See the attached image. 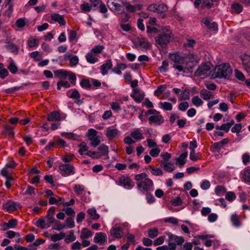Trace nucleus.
<instances>
[{
  "mask_svg": "<svg viewBox=\"0 0 250 250\" xmlns=\"http://www.w3.org/2000/svg\"><path fill=\"white\" fill-rule=\"evenodd\" d=\"M170 59L174 62L173 67L179 72L187 73L189 71L188 63L186 58L178 53L169 55Z\"/></svg>",
  "mask_w": 250,
  "mask_h": 250,
  "instance_id": "1",
  "label": "nucleus"
},
{
  "mask_svg": "<svg viewBox=\"0 0 250 250\" xmlns=\"http://www.w3.org/2000/svg\"><path fill=\"white\" fill-rule=\"evenodd\" d=\"M135 180L137 181V185L139 190L143 192H147L153 188V182L148 178L145 172L135 175Z\"/></svg>",
  "mask_w": 250,
  "mask_h": 250,
  "instance_id": "2",
  "label": "nucleus"
},
{
  "mask_svg": "<svg viewBox=\"0 0 250 250\" xmlns=\"http://www.w3.org/2000/svg\"><path fill=\"white\" fill-rule=\"evenodd\" d=\"M232 70L229 64L225 63L217 66L211 77L214 78L229 79Z\"/></svg>",
  "mask_w": 250,
  "mask_h": 250,
  "instance_id": "3",
  "label": "nucleus"
},
{
  "mask_svg": "<svg viewBox=\"0 0 250 250\" xmlns=\"http://www.w3.org/2000/svg\"><path fill=\"white\" fill-rule=\"evenodd\" d=\"M171 37V31L167 28L164 29L155 38L156 45L158 47H164L170 42Z\"/></svg>",
  "mask_w": 250,
  "mask_h": 250,
  "instance_id": "4",
  "label": "nucleus"
},
{
  "mask_svg": "<svg viewBox=\"0 0 250 250\" xmlns=\"http://www.w3.org/2000/svg\"><path fill=\"white\" fill-rule=\"evenodd\" d=\"M133 43L136 48L139 50H146L151 47L150 43L143 37H138L134 39Z\"/></svg>",
  "mask_w": 250,
  "mask_h": 250,
  "instance_id": "5",
  "label": "nucleus"
},
{
  "mask_svg": "<svg viewBox=\"0 0 250 250\" xmlns=\"http://www.w3.org/2000/svg\"><path fill=\"white\" fill-rule=\"evenodd\" d=\"M211 73L210 65L209 64L205 63L199 66L195 71V75L197 76L205 78L210 76Z\"/></svg>",
  "mask_w": 250,
  "mask_h": 250,
  "instance_id": "6",
  "label": "nucleus"
},
{
  "mask_svg": "<svg viewBox=\"0 0 250 250\" xmlns=\"http://www.w3.org/2000/svg\"><path fill=\"white\" fill-rule=\"evenodd\" d=\"M107 4L110 10L119 13L122 11L124 2L123 0H108Z\"/></svg>",
  "mask_w": 250,
  "mask_h": 250,
  "instance_id": "7",
  "label": "nucleus"
},
{
  "mask_svg": "<svg viewBox=\"0 0 250 250\" xmlns=\"http://www.w3.org/2000/svg\"><path fill=\"white\" fill-rule=\"evenodd\" d=\"M87 137L93 147H96L101 142L100 137L97 136V131L94 129L91 128L88 130Z\"/></svg>",
  "mask_w": 250,
  "mask_h": 250,
  "instance_id": "8",
  "label": "nucleus"
},
{
  "mask_svg": "<svg viewBox=\"0 0 250 250\" xmlns=\"http://www.w3.org/2000/svg\"><path fill=\"white\" fill-rule=\"evenodd\" d=\"M116 184L119 186H123L127 189H131L134 186V184L132 180L130 178L126 175L121 176L119 178L118 181H116Z\"/></svg>",
  "mask_w": 250,
  "mask_h": 250,
  "instance_id": "9",
  "label": "nucleus"
},
{
  "mask_svg": "<svg viewBox=\"0 0 250 250\" xmlns=\"http://www.w3.org/2000/svg\"><path fill=\"white\" fill-rule=\"evenodd\" d=\"M54 218H49L48 216L44 218H40L36 223V226L41 229H47L49 228L51 224L54 223Z\"/></svg>",
  "mask_w": 250,
  "mask_h": 250,
  "instance_id": "10",
  "label": "nucleus"
},
{
  "mask_svg": "<svg viewBox=\"0 0 250 250\" xmlns=\"http://www.w3.org/2000/svg\"><path fill=\"white\" fill-rule=\"evenodd\" d=\"M59 168L62 175L63 176L73 175L75 173L74 167L69 164L60 165L59 167Z\"/></svg>",
  "mask_w": 250,
  "mask_h": 250,
  "instance_id": "11",
  "label": "nucleus"
},
{
  "mask_svg": "<svg viewBox=\"0 0 250 250\" xmlns=\"http://www.w3.org/2000/svg\"><path fill=\"white\" fill-rule=\"evenodd\" d=\"M110 235L111 237L117 239H121L124 235L123 229L121 226H114L110 230Z\"/></svg>",
  "mask_w": 250,
  "mask_h": 250,
  "instance_id": "12",
  "label": "nucleus"
},
{
  "mask_svg": "<svg viewBox=\"0 0 250 250\" xmlns=\"http://www.w3.org/2000/svg\"><path fill=\"white\" fill-rule=\"evenodd\" d=\"M99 153L98 155L100 156V158L103 157L104 159L107 160L109 159L108 156V146L102 144L98 148Z\"/></svg>",
  "mask_w": 250,
  "mask_h": 250,
  "instance_id": "13",
  "label": "nucleus"
},
{
  "mask_svg": "<svg viewBox=\"0 0 250 250\" xmlns=\"http://www.w3.org/2000/svg\"><path fill=\"white\" fill-rule=\"evenodd\" d=\"M93 240L95 243L104 245L107 241V235L104 232H97L95 234Z\"/></svg>",
  "mask_w": 250,
  "mask_h": 250,
  "instance_id": "14",
  "label": "nucleus"
},
{
  "mask_svg": "<svg viewBox=\"0 0 250 250\" xmlns=\"http://www.w3.org/2000/svg\"><path fill=\"white\" fill-rule=\"evenodd\" d=\"M148 119L150 124H154L155 125H160L164 121L163 117L159 112L156 115L150 116Z\"/></svg>",
  "mask_w": 250,
  "mask_h": 250,
  "instance_id": "15",
  "label": "nucleus"
},
{
  "mask_svg": "<svg viewBox=\"0 0 250 250\" xmlns=\"http://www.w3.org/2000/svg\"><path fill=\"white\" fill-rule=\"evenodd\" d=\"M18 224V220L16 219H13L8 221V222H3L0 224V227L2 230H6L10 229L15 228Z\"/></svg>",
  "mask_w": 250,
  "mask_h": 250,
  "instance_id": "16",
  "label": "nucleus"
},
{
  "mask_svg": "<svg viewBox=\"0 0 250 250\" xmlns=\"http://www.w3.org/2000/svg\"><path fill=\"white\" fill-rule=\"evenodd\" d=\"M242 64L245 69L248 71L250 72V55L244 54L240 56Z\"/></svg>",
  "mask_w": 250,
  "mask_h": 250,
  "instance_id": "17",
  "label": "nucleus"
},
{
  "mask_svg": "<svg viewBox=\"0 0 250 250\" xmlns=\"http://www.w3.org/2000/svg\"><path fill=\"white\" fill-rule=\"evenodd\" d=\"M65 116H66L64 115V117H62L59 111H54L48 114L47 120L50 122L59 121L62 119H64Z\"/></svg>",
  "mask_w": 250,
  "mask_h": 250,
  "instance_id": "18",
  "label": "nucleus"
},
{
  "mask_svg": "<svg viewBox=\"0 0 250 250\" xmlns=\"http://www.w3.org/2000/svg\"><path fill=\"white\" fill-rule=\"evenodd\" d=\"M112 62L110 60L106 61L105 63L101 65L100 67V72L104 76L108 74V71L112 67Z\"/></svg>",
  "mask_w": 250,
  "mask_h": 250,
  "instance_id": "19",
  "label": "nucleus"
},
{
  "mask_svg": "<svg viewBox=\"0 0 250 250\" xmlns=\"http://www.w3.org/2000/svg\"><path fill=\"white\" fill-rule=\"evenodd\" d=\"M119 133V131L117 129L109 127L107 128L105 135L108 139L111 140L115 138Z\"/></svg>",
  "mask_w": 250,
  "mask_h": 250,
  "instance_id": "20",
  "label": "nucleus"
},
{
  "mask_svg": "<svg viewBox=\"0 0 250 250\" xmlns=\"http://www.w3.org/2000/svg\"><path fill=\"white\" fill-rule=\"evenodd\" d=\"M51 19L59 23L60 26H64L66 24V21L63 15H61L58 13H53L51 15Z\"/></svg>",
  "mask_w": 250,
  "mask_h": 250,
  "instance_id": "21",
  "label": "nucleus"
},
{
  "mask_svg": "<svg viewBox=\"0 0 250 250\" xmlns=\"http://www.w3.org/2000/svg\"><path fill=\"white\" fill-rule=\"evenodd\" d=\"M86 61L91 64H94L99 62V57L92 52L90 50L85 55Z\"/></svg>",
  "mask_w": 250,
  "mask_h": 250,
  "instance_id": "22",
  "label": "nucleus"
},
{
  "mask_svg": "<svg viewBox=\"0 0 250 250\" xmlns=\"http://www.w3.org/2000/svg\"><path fill=\"white\" fill-rule=\"evenodd\" d=\"M20 205L12 201H9L3 204V208L8 211H12L17 210L19 208Z\"/></svg>",
  "mask_w": 250,
  "mask_h": 250,
  "instance_id": "23",
  "label": "nucleus"
},
{
  "mask_svg": "<svg viewBox=\"0 0 250 250\" xmlns=\"http://www.w3.org/2000/svg\"><path fill=\"white\" fill-rule=\"evenodd\" d=\"M144 95L143 92L136 88L134 90L133 93L131 94V97H132L136 101L140 102L143 99Z\"/></svg>",
  "mask_w": 250,
  "mask_h": 250,
  "instance_id": "24",
  "label": "nucleus"
},
{
  "mask_svg": "<svg viewBox=\"0 0 250 250\" xmlns=\"http://www.w3.org/2000/svg\"><path fill=\"white\" fill-rule=\"evenodd\" d=\"M187 151L181 154L178 157L175 158L176 164L180 166H184L187 162Z\"/></svg>",
  "mask_w": 250,
  "mask_h": 250,
  "instance_id": "25",
  "label": "nucleus"
},
{
  "mask_svg": "<svg viewBox=\"0 0 250 250\" xmlns=\"http://www.w3.org/2000/svg\"><path fill=\"white\" fill-rule=\"evenodd\" d=\"M203 23L209 29L212 31H217L218 30L217 24L215 22H211L207 18H204L202 20Z\"/></svg>",
  "mask_w": 250,
  "mask_h": 250,
  "instance_id": "26",
  "label": "nucleus"
},
{
  "mask_svg": "<svg viewBox=\"0 0 250 250\" xmlns=\"http://www.w3.org/2000/svg\"><path fill=\"white\" fill-rule=\"evenodd\" d=\"M131 137L136 140H141L144 138L142 131L140 128H137L130 133Z\"/></svg>",
  "mask_w": 250,
  "mask_h": 250,
  "instance_id": "27",
  "label": "nucleus"
},
{
  "mask_svg": "<svg viewBox=\"0 0 250 250\" xmlns=\"http://www.w3.org/2000/svg\"><path fill=\"white\" fill-rule=\"evenodd\" d=\"M230 220L233 226L235 227L238 228L241 226L240 217L236 213H233L231 215Z\"/></svg>",
  "mask_w": 250,
  "mask_h": 250,
  "instance_id": "28",
  "label": "nucleus"
},
{
  "mask_svg": "<svg viewBox=\"0 0 250 250\" xmlns=\"http://www.w3.org/2000/svg\"><path fill=\"white\" fill-rule=\"evenodd\" d=\"M93 235L92 232L87 228H83L80 234V238L82 240L90 238Z\"/></svg>",
  "mask_w": 250,
  "mask_h": 250,
  "instance_id": "29",
  "label": "nucleus"
},
{
  "mask_svg": "<svg viewBox=\"0 0 250 250\" xmlns=\"http://www.w3.org/2000/svg\"><path fill=\"white\" fill-rule=\"evenodd\" d=\"M6 49L14 54H17L19 52V49L17 46L14 43L7 42L5 45Z\"/></svg>",
  "mask_w": 250,
  "mask_h": 250,
  "instance_id": "30",
  "label": "nucleus"
},
{
  "mask_svg": "<svg viewBox=\"0 0 250 250\" xmlns=\"http://www.w3.org/2000/svg\"><path fill=\"white\" fill-rule=\"evenodd\" d=\"M73 189L77 195L79 196H81L84 192H85V187L82 185H75Z\"/></svg>",
  "mask_w": 250,
  "mask_h": 250,
  "instance_id": "31",
  "label": "nucleus"
},
{
  "mask_svg": "<svg viewBox=\"0 0 250 250\" xmlns=\"http://www.w3.org/2000/svg\"><path fill=\"white\" fill-rule=\"evenodd\" d=\"M162 163L163 165L164 169L167 172H171L175 169L174 164L172 162H162Z\"/></svg>",
  "mask_w": 250,
  "mask_h": 250,
  "instance_id": "32",
  "label": "nucleus"
},
{
  "mask_svg": "<svg viewBox=\"0 0 250 250\" xmlns=\"http://www.w3.org/2000/svg\"><path fill=\"white\" fill-rule=\"evenodd\" d=\"M221 144L218 142H216L213 144L210 147V151L213 152L215 156H218L219 153L220 149L222 148Z\"/></svg>",
  "mask_w": 250,
  "mask_h": 250,
  "instance_id": "33",
  "label": "nucleus"
},
{
  "mask_svg": "<svg viewBox=\"0 0 250 250\" xmlns=\"http://www.w3.org/2000/svg\"><path fill=\"white\" fill-rule=\"evenodd\" d=\"M168 236L171 241H173L177 245H181L184 242V239L182 237L174 235L171 233H169Z\"/></svg>",
  "mask_w": 250,
  "mask_h": 250,
  "instance_id": "34",
  "label": "nucleus"
},
{
  "mask_svg": "<svg viewBox=\"0 0 250 250\" xmlns=\"http://www.w3.org/2000/svg\"><path fill=\"white\" fill-rule=\"evenodd\" d=\"M104 49L105 47L104 45L98 44L94 46L90 50L92 51V52L96 54L97 56L99 57V55L103 52Z\"/></svg>",
  "mask_w": 250,
  "mask_h": 250,
  "instance_id": "35",
  "label": "nucleus"
},
{
  "mask_svg": "<svg viewBox=\"0 0 250 250\" xmlns=\"http://www.w3.org/2000/svg\"><path fill=\"white\" fill-rule=\"evenodd\" d=\"M39 41L34 37H30L27 41V45L30 48H34L37 46L39 44Z\"/></svg>",
  "mask_w": 250,
  "mask_h": 250,
  "instance_id": "36",
  "label": "nucleus"
},
{
  "mask_svg": "<svg viewBox=\"0 0 250 250\" xmlns=\"http://www.w3.org/2000/svg\"><path fill=\"white\" fill-rule=\"evenodd\" d=\"M200 96L205 100H209L211 97V93L206 89H203L200 91Z\"/></svg>",
  "mask_w": 250,
  "mask_h": 250,
  "instance_id": "37",
  "label": "nucleus"
},
{
  "mask_svg": "<svg viewBox=\"0 0 250 250\" xmlns=\"http://www.w3.org/2000/svg\"><path fill=\"white\" fill-rule=\"evenodd\" d=\"M87 212L91 218L93 220H97L100 217V215L97 213V211L95 208L88 209Z\"/></svg>",
  "mask_w": 250,
  "mask_h": 250,
  "instance_id": "38",
  "label": "nucleus"
},
{
  "mask_svg": "<svg viewBox=\"0 0 250 250\" xmlns=\"http://www.w3.org/2000/svg\"><path fill=\"white\" fill-rule=\"evenodd\" d=\"M65 236L64 232H61L58 234H55L51 236V240L53 242H56L58 241L63 239Z\"/></svg>",
  "mask_w": 250,
  "mask_h": 250,
  "instance_id": "39",
  "label": "nucleus"
},
{
  "mask_svg": "<svg viewBox=\"0 0 250 250\" xmlns=\"http://www.w3.org/2000/svg\"><path fill=\"white\" fill-rule=\"evenodd\" d=\"M159 107L167 111H170L172 108V104L170 103L166 102H160Z\"/></svg>",
  "mask_w": 250,
  "mask_h": 250,
  "instance_id": "40",
  "label": "nucleus"
},
{
  "mask_svg": "<svg viewBox=\"0 0 250 250\" xmlns=\"http://www.w3.org/2000/svg\"><path fill=\"white\" fill-rule=\"evenodd\" d=\"M61 135L68 139L76 140L79 136L73 133L63 132L61 133Z\"/></svg>",
  "mask_w": 250,
  "mask_h": 250,
  "instance_id": "41",
  "label": "nucleus"
},
{
  "mask_svg": "<svg viewBox=\"0 0 250 250\" xmlns=\"http://www.w3.org/2000/svg\"><path fill=\"white\" fill-rule=\"evenodd\" d=\"M149 167L150 171L153 175L160 176L163 174V171L160 168H154L151 166Z\"/></svg>",
  "mask_w": 250,
  "mask_h": 250,
  "instance_id": "42",
  "label": "nucleus"
},
{
  "mask_svg": "<svg viewBox=\"0 0 250 250\" xmlns=\"http://www.w3.org/2000/svg\"><path fill=\"white\" fill-rule=\"evenodd\" d=\"M54 223V227H53V229H54L55 230H56L58 231H60V230H62L66 228V226H65V225L63 224H62L60 221H55Z\"/></svg>",
  "mask_w": 250,
  "mask_h": 250,
  "instance_id": "43",
  "label": "nucleus"
},
{
  "mask_svg": "<svg viewBox=\"0 0 250 250\" xmlns=\"http://www.w3.org/2000/svg\"><path fill=\"white\" fill-rule=\"evenodd\" d=\"M231 9L233 12L239 14L242 12L243 7L241 5L235 3L231 5Z\"/></svg>",
  "mask_w": 250,
  "mask_h": 250,
  "instance_id": "44",
  "label": "nucleus"
},
{
  "mask_svg": "<svg viewBox=\"0 0 250 250\" xmlns=\"http://www.w3.org/2000/svg\"><path fill=\"white\" fill-rule=\"evenodd\" d=\"M191 101L192 104L197 107L201 106L203 104V101L198 96H194Z\"/></svg>",
  "mask_w": 250,
  "mask_h": 250,
  "instance_id": "45",
  "label": "nucleus"
},
{
  "mask_svg": "<svg viewBox=\"0 0 250 250\" xmlns=\"http://www.w3.org/2000/svg\"><path fill=\"white\" fill-rule=\"evenodd\" d=\"M68 72L62 69L56 71L54 73L58 77L61 79H66L67 76Z\"/></svg>",
  "mask_w": 250,
  "mask_h": 250,
  "instance_id": "46",
  "label": "nucleus"
},
{
  "mask_svg": "<svg viewBox=\"0 0 250 250\" xmlns=\"http://www.w3.org/2000/svg\"><path fill=\"white\" fill-rule=\"evenodd\" d=\"M215 193L217 196H220L226 192L225 188L221 186H217L214 189Z\"/></svg>",
  "mask_w": 250,
  "mask_h": 250,
  "instance_id": "47",
  "label": "nucleus"
},
{
  "mask_svg": "<svg viewBox=\"0 0 250 250\" xmlns=\"http://www.w3.org/2000/svg\"><path fill=\"white\" fill-rule=\"evenodd\" d=\"M30 56L36 61H39L42 58V54L40 53L39 52L37 51H33L30 53Z\"/></svg>",
  "mask_w": 250,
  "mask_h": 250,
  "instance_id": "48",
  "label": "nucleus"
},
{
  "mask_svg": "<svg viewBox=\"0 0 250 250\" xmlns=\"http://www.w3.org/2000/svg\"><path fill=\"white\" fill-rule=\"evenodd\" d=\"M189 98V90L188 89H185L183 91L180 95L179 99L180 100H188Z\"/></svg>",
  "mask_w": 250,
  "mask_h": 250,
  "instance_id": "49",
  "label": "nucleus"
},
{
  "mask_svg": "<svg viewBox=\"0 0 250 250\" xmlns=\"http://www.w3.org/2000/svg\"><path fill=\"white\" fill-rule=\"evenodd\" d=\"M79 152L81 155H83V154H84L85 152L88 151V147L87 146L86 144L84 142L82 143L79 145Z\"/></svg>",
  "mask_w": 250,
  "mask_h": 250,
  "instance_id": "50",
  "label": "nucleus"
},
{
  "mask_svg": "<svg viewBox=\"0 0 250 250\" xmlns=\"http://www.w3.org/2000/svg\"><path fill=\"white\" fill-rule=\"evenodd\" d=\"M70 83L66 81H61L58 82L57 83V89L60 90L62 87H63L65 88L70 87Z\"/></svg>",
  "mask_w": 250,
  "mask_h": 250,
  "instance_id": "51",
  "label": "nucleus"
},
{
  "mask_svg": "<svg viewBox=\"0 0 250 250\" xmlns=\"http://www.w3.org/2000/svg\"><path fill=\"white\" fill-rule=\"evenodd\" d=\"M148 235L151 238H154L158 235V229L156 228L149 229L148 230Z\"/></svg>",
  "mask_w": 250,
  "mask_h": 250,
  "instance_id": "52",
  "label": "nucleus"
},
{
  "mask_svg": "<svg viewBox=\"0 0 250 250\" xmlns=\"http://www.w3.org/2000/svg\"><path fill=\"white\" fill-rule=\"evenodd\" d=\"M167 86L165 84L160 85L158 86L156 90H155L154 94L155 96H158L162 94L166 89Z\"/></svg>",
  "mask_w": 250,
  "mask_h": 250,
  "instance_id": "53",
  "label": "nucleus"
},
{
  "mask_svg": "<svg viewBox=\"0 0 250 250\" xmlns=\"http://www.w3.org/2000/svg\"><path fill=\"white\" fill-rule=\"evenodd\" d=\"M66 226V228H68L69 229H72L75 227V222L73 219L71 217L67 218L65 220V224H64Z\"/></svg>",
  "mask_w": 250,
  "mask_h": 250,
  "instance_id": "54",
  "label": "nucleus"
},
{
  "mask_svg": "<svg viewBox=\"0 0 250 250\" xmlns=\"http://www.w3.org/2000/svg\"><path fill=\"white\" fill-rule=\"evenodd\" d=\"M242 177L246 182H250V169H245L242 174Z\"/></svg>",
  "mask_w": 250,
  "mask_h": 250,
  "instance_id": "55",
  "label": "nucleus"
},
{
  "mask_svg": "<svg viewBox=\"0 0 250 250\" xmlns=\"http://www.w3.org/2000/svg\"><path fill=\"white\" fill-rule=\"evenodd\" d=\"M25 25V22L24 19L23 18H20L18 19L15 22V25L18 28V30H20L21 28L23 27Z\"/></svg>",
  "mask_w": 250,
  "mask_h": 250,
  "instance_id": "56",
  "label": "nucleus"
},
{
  "mask_svg": "<svg viewBox=\"0 0 250 250\" xmlns=\"http://www.w3.org/2000/svg\"><path fill=\"white\" fill-rule=\"evenodd\" d=\"M8 68L10 72L13 74L16 73L18 71V68L12 60L11 61L9 62Z\"/></svg>",
  "mask_w": 250,
  "mask_h": 250,
  "instance_id": "57",
  "label": "nucleus"
},
{
  "mask_svg": "<svg viewBox=\"0 0 250 250\" xmlns=\"http://www.w3.org/2000/svg\"><path fill=\"white\" fill-rule=\"evenodd\" d=\"M62 211H64L67 215L74 217L75 215L74 210L71 207H67L63 208Z\"/></svg>",
  "mask_w": 250,
  "mask_h": 250,
  "instance_id": "58",
  "label": "nucleus"
},
{
  "mask_svg": "<svg viewBox=\"0 0 250 250\" xmlns=\"http://www.w3.org/2000/svg\"><path fill=\"white\" fill-rule=\"evenodd\" d=\"M111 109L115 112H118L121 110V106L118 102H112L110 104Z\"/></svg>",
  "mask_w": 250,
  "mask_h": 250,
  "instance_id": "59",
  "label": "nucleus"
},
{
  "mask_svg": "<svg viewBox=\"0 0 250 250\" xmlns=\"http://www.w3.org/2000/svg\"><path fill=\"white\" fill-rule=\"evenodd\" d=\"M4 131L5 133L9 136L13 137L14 135L13 127L9 125H5Z\"/></svg>",
  "mask_w": 250,
  "mask_h": 250,
  "instance_id": "60",
  "label": "nucleus"
},
{
  "mask_svg": "<svg viewBox=\"0 0 250 250\" xmlns=\"http://www.w3.org/2000/svg\"><path fill=\"white\" fill-rule=\"evenodd\" d=\"M81 9L83 12H88L91 9V6L87 2H84L81 5Z\"/></svg>",
  "mask_w": 250,
  "mask_h": 250,
  "instance_id": "61",
  "label": "nucleus"
},
{
  "mask_svg": "<svg viewBox=\"0 0 250 250\" xmlns=\"http://www.w3.org/2000/svg\"><path fill=\"white\" fill-rule=\"evenodd\" d=\"M76 239V237L74 234L72 232H71L65 238V242L66 243H69L71 242H73L75 241Z\"/></svg>",
  "mask_w": 250,
  "mask_h": 250,
  "instance_id": "62",
  "label": "nucleus"
},
{
  "mask_svg": "<svg viewBox=\"0 0 250 250\" xmlns=\"http://www.w3.org/2000/svg\"><path fill=\"white\" fill-rule=\"evenodd\" d=\"M234 73L235 77L237 79L242 81H245V77L242 72L237 69H235L234 70Z\"/></svg>",
  "mask_w": 250,
  "mask_h": 250,
  "instance_id": "63",
  "label": "nucleus"
},
{
  "mask_svg": "<svg viewBox=\"0 0 250 250\" xmlns=\"http://www.w3.org/2000/svg\"><path fill=\"white\" fill-rule=\"evenodd\" d=\"M80 85L86 89L90 88L91 84L88 80L83 79L80 82Z\"/></svg>",
  "mask_w": 250,
  "mask_h": 250,
  "instance_id": "64",
  "label": "nucleus"
}]
</instances>
